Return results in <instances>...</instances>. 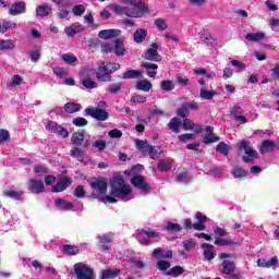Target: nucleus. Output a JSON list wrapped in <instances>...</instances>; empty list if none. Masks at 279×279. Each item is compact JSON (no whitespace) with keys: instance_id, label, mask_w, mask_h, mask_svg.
Returning <instances> with one entry per match:
<instances>
[{"instance_id":"nucleus-1","label":"nucleus","mask_w":279,"mask_h":279,"mask_svg":"<svg viewBox=\"0 0 279 279\" xmlns=\"http://www.w3.org/2000/svg\"><path fill=\"white\" fill-rule=\"evenodd\" d=\"M111 192L110 195L100 197L102 204H117V198L128 199L132 195V186L125 184V180L121 177H116L110 181Z\"/></svg>"},{"instance_id":"nucleus-2","label":"nucleus","mask_w":279,"mask_h":279,"mask_svg":"<svg viewBox=\"0 0 279 279\" xmlns=\"http://www.w3.org/2000/svg\"><path fill=\"white\" fill-rule=\"evenodd\" d=\"M119 69H121V64L119 63H100L96 72L97 80H99V82H110L112 80L110 73L119 71Z\"/></svg>"},{"instance_id":"nucleus-3","label":"nucleus","mask_w":279,"mask_h":279,"mask_svg":"<svg viewBox=\"0 0 279 279\" xmlns=\"http://www.w3.org/2000/svg\"><path fill=\"white\" fill-rule=\"evenodd\" d=\"M240 149H244L245 156L242 157L243 162H254L258 158V151H256L252 144L247 141H242L240 143Z\"/></svg>"},{"instance_id":"nucleus-4","label":"nucleus","mask_w":279,"mask_h":279,"mask_svg":"<svg viewBox=\"0 0 279 279\" xmlns=\"http://www.w3.org/2000/svg\"><path fill=\"white\" fill-rule=\"evenodd\" d=\"M74 271L76 275V279H94L95 274L92 268L88 267L85 263H77L74 265Z\"/></svg>"},{"instance_id":"nucleus-5","label":"nucleus","mask_w":279,"mask_h":279,"mask_svg":"<svg viewBox=\"0 0 279 279\" xmlns=\"http://www.w3.org/2000/svg\"><path fill=\"white\" fill-rule=\"evenodd\" d=\"M85 112L88 117L96 119V121H108V118L110 117L108 111L97 107H87Z\"/></svg>"},{"instance_id":"nucleus-6","label":"nucleus","mask_w":279,"mask_h":279,"mask_svg":"<svg viewBox=\"0 0 279 279\" xmlns=\"http://www.w3.org/2000/svg\"><path fill=\"white\" fill-rule=\"evenodd\" d=\"M158 44L153 43L150 47L145 52V60H149L150 62H160L162 60V57L158 53Z\"/></svg>"},{"instance_id":"nucleus-7","label":"nucleus","mask_w":279,"mask_h":279,"mask_svg":"<svg viewBox=\"0 0 279 279\" xmlns=\"http://www.w3.org/2000/svg\"><path fill=\"white\" fill-rule=\"evenodd\" d=\"M89 47H100L102 53H112L114 49V41H101L99 39H92L89 40Z\"/></svg>"},{"instance_id":"nucleus-8","label":"nucleus","mask_w":279,"mask_h":279,"mask_svg":"<svg viewBox=\"0 0 279 279\" xmlns=\"http://www.w3.org/2000/svg\"><path fill=\"white\" fill-rule=\"evenodd\" d=\"M131 184H133L135 189H138L141 193H149V191H151L149 184L145 182V178L141 175L133 177L131 179Z\"/></svg>"},{"instance_id":"nucleus-9","label":"nucleus","mask_w":279,"mask_h":279,"mask_svg":"<svg viewBox=\"0 0 279 279\" xmlns=\"http://www.w3.org/2000/svg\"><path fill=\"white\" fill-rule=\"evenodd\" d=\"M148 9L145 8H137V7H125L123 8L122 12L125 14V16H129L130 19H141L145 12H147Z\"/></svg>"},{"instance_id":"nucleus-10","label":"nucleus","mask_w":279,"mask_h":279,"mask_svg":"<svg viewBox=\"0 0 279 279\" xmlns=\"http://www.w3.org/2000/svg\"><path fill=\"white\" fill-rule=\"evenodd\" d=\"M47 130H49L53 134H57V136H61V138H68L69 137V130H66L65 128L60 126L56 122H48Z\"/></svg>"},{"instance_id":"nucleus-11","label":"nucleus","mask_w":279,"mask_h":279,"mask_svg":"<svg viewBox=\"0 0 279 279\" xmlns=\"http://www.w3.org/2000/svg\"><path fill=\"white\" fill-rule=\"evenodd\" d=\"M90 184L96 195H106V191H108V183L104 179L95 180Z\"/></svg>"},{"instance_id":"nucleus-12","label":"nucleus","mask_w":279,"mask_h":279,"mask_svg":"<svg viewBox=\"0 0 279 279\" xmlns=\"http://www.w3.org/2000/svg\"><path fill=\"white\" fill-rule=\"evenodd\" d=\"M27 10V5L25 2H14L11 4V8L9 9V14L11 16H19L20 14H25V11Z\"/></svg>"},{"instance_id":"nucleus-13","label":"nucleus","mask_w":279,"mask_h":279,"mask_svg":"<svg viewBox=\"0 0 279 279\" xmlns=\"http://www.w3.org/2000/svg\"><path fill=\"white\" fill-rule=\"evenodd\" d=\"M201 248L203 250L205 260H213L217 256V251H215V246L213 244L203 243Z\"/></svg>"},{"instance_id":"nucleus-14","label":"nucleus","mask_w":279,"mask_h":279,"mask_svg":"<svg viewBox=\"0 0 279 279\" xmlns=\"http://www.w3.org/2000/svg\"><path fill=\"white\" fill-rule=\"evenodd\" d=\"M112 233H106L102 235H98V243H99V247L105 251L108 252L110 251V242L112 241Z\"/></svg>"},{"instance_id":"nucleus-15","label":"nucleus","mask_w":279,"mask_h":279,"mask_svg":"<svg viewBox=\"0 0 279 279\" xmlns=\"http://www.w3.org/2000/svg\"><path fill=\"white\" fill-rule=\"evenodd\" d=\"M28 189L32 191V193H45V183L43 180L31 179Z\"/></svg>"},{"instance_id":"nucleus-16","label":"nucleus","mask_w":279,"mask_h":279,"mask_svg":"<svg viewBox=\"0 0 279 279\" xmlns=\"http://www.w3.org/2000/svg\"><path fill=\"white\" fill-rule=\"evenodd\" d=\"M275 149H276V142H274L271 140L263 141L259 146V153L262 155L271 154V151H274Z\"/></svg>"},{"instance_id":"nucleus-17","label":"nucleus","mask_w":279,"mask_h":279,"mask_svg":"<svg viewBox=\"0 0 279 279\" xmlns=\"http://www.w3.org/2000/svg\"><path fill=\"white\" fill-rule=\"evenodd\" d=\"M235 269H236V264H234V262H232L230 259L222 260V269H221V271L226 276H232V274H234Z\"/></svg>"},{"instance_id":"nucleus-18","label":"nucleus","mask_w":279,"mask_h":279,"mask_svg":"<svg viewBox=\"0 0 279 279\" xmlns=\"http://www.w3.org/2000/svg\"><path fill=\"white\" fill-rule=\"evenodd\" d=\"M153 257L158 260L162 258H173V251H165L160 247H157L153 251Z\"/></svg>"},{"instance_id":"nucleus-19","label":"nucleus","mask_w":279,"mask_h":279,"mask_svg":"<svg viewBox=\"0 0 279 279\" xmlns=\"http://www.w3.org/2000/svg\"><path fill=\"white\" fill-rule=\"evenodd\" d=\"M68 186H71V179L64 178L58 181L57 185L52 187V193H62Z\"/></svg>"},{"instance_id":"nucleus-20","label":"nucleus","mask_w":279,"mask_h":279,"mask_svg":"<svg viewBox=\"0 0 279 279\" xmlns=\"http://www.w3.org/2000/svg\"><path fill=\"white\" fill-rule=\"evenodd\" d=\"M182 245L185 251H181V256H186V252H191V250H195L197 242L193 238L186 239L182 242Z\"/></svg>"},{"instance_id":"nucleus-21","label":"nucleus","mask_w":279,"mask_h":279,"mask_svg":"<svg viewBox=\"0 0 279 279\" xmlns=\"http://www.w3.org/2000/svg\"><path fill=\"white\" fill-rule=\"evenodd\" d=\"M146 154H148V156L153 159L156 160L158 158H160V156H162V148H160V146H148V148L146 149Z\"/></svg>"},{"instance_id":"nucleus-22","label":"nucleus","mask_w":279,"mask_h":279,"mask_svg":"<svg viewBox=\"0 0 279 279\" xmlns=\"http://www.w3.org/2000/svg\"><path fill=\"white\" fill-rule=\"evenodd\" d=\"M70 156L72 158H76L78 162H84V158H86V151L78 147H73L70 151Z\"/></svg>"},{"instance_id":"nucleus-23","label":"nucleus","mask_w":279,"mask_h":279,"mask_svg":"<svg viewBox=\"0 0 279 279\" xmlns=\"http://www.w3.org/2000/svg\"><path fill=\"white\" fill-rule=\"evenodd\" d=\"M54 206L56 208H58L59 210H72L73 208V203L71 202H66L62 198H57L54 201Z\"/></svg>"},{"instance_id":"nucleus-24","label":"nucleus","mask_w":279,"mask_h":279,"mask_svg":"<svg viewBox=\"0 0 279 279\" xmlns=\"http://www.w3.org/2000/svg\"><path fill=\"white\" fill-rule=\"evenodd\" d=\"M169 130L174 132V134H180V128H182V120L179 118H172L168 123Z\"/></svg>"},{"instance_id":"nucleus-25","label":"nucleus","mask_w":279,"mask_h":279,"mask_svg":"<svg viewBox=\"0 0 279 279\" xmlns=\"http://www.w3.org/2000/svg\"><path fill=\"white\" fill-rule=\"evenodd\" d=\"M181 125H182L183 130H185V131L196 130V132H203V130H204V128L202 125L195 126V123L193 121H191L190 119H184Z\"/></svg>"},{"instance_id":"nucleus-26","label":"nucleus","mask_w":279,"mask_h":279,"mask_svg":"<svg viewBox=\"0 0 279 279\" xmlns=\"http://www.w3.org/2000/svg\"><path fill=\"white\" fill-rule=\"evenodd\" d=\"M51 10L52 9L49 5V3H44L37 7L36 14L37 16H41V17L49 16V13L51 12Z\"/></svg>"},{"instance_id":"nucleus-27","label":"nucleus","mask_w":279,"mask_h":279,"mask_svg":"<svg viewBox=\"0 0 279 279\" xmlns=\"http://www.w3.org/2000/svg\"><path fill=\"white\" fill-rule=\"evenodd\" d=\"M121 274L120 269H107V270H101L100 274V279H113L117 278Z\"/></svg>"},{"instance_id":"nucleus-28","label":"nucleus","mask_w":279,"mask_h":279,"mask_svg":"<svg viewBox=\"0 0 279 279\" xmlns=\"http://www.w3.org/2000/svg\"><path fill=\"white\" fill-rule=\"evenodd\" d=\"M83 29L84 27L82 26V24H72L69 27H65L64 32L66 36H75V34H80V32H82Z\"/></svg>"},{"instance_id":"nucleus-29","label":"nucleus","mask_w":279,"mask_h":279,"mask_svg":"<svg viewBox=\"0 0 279 279\" xmlns=\"http://www.w3.org/2000/svg\"><path fill=\"white\" fill-rule=\"evenodd\" d=\"M143 75L140 70H129L122 74V80H138Z\"/></svg>"},{"instance_id":"nucleus-30","label":"nucleus","mask_w":279,"mask_h":279,"mask_svg":"<svg viewBox=\"0 0 279 279\" xmlns=\"http://www.w3.org/2000/svg\"><path fill=\"white\" fill-rule=\"evenodd\" d=\"M143 68L148 71V77H156L158 75V64L156 63H143Z\"/></svg>"},{"instance_id":"nucleus-31","label":"nucleus","mask_w":279,"mask_h":279,"mask_svg":"<svg viewBox=\"0 0 279 279\" xmlns=\"http://www.w3.org/2000/svg\"><path fill=\"white\" fill-rule=\"evenodd\" d=\"M113 53H116V56H124L125 46L122 40L118 39L113 41Z\"/></svg>"},{"instance_id":"nucleus-32","label":"nucleus","mask_w":279,"mask_h":279,"mask_svg":"<svg viewBox=\"0 0 279 279\" xmlns=\"http://www.w3.org/2000/svg\"><path fill=\"white\" fill-rule=\"evenodd\" d=\"M82 110V106L75 102H68L64 105V111L69 114H73L75 112H80Z\"/></svg>"},{"instance_id":"nucleus-33","label":"nucleus","mask_w":279,"mask_h":279,"mask_svg":"<svg viewBox=\"0 0 279 279\" xmlns=\"http://www.w3.org/2000/svg\"><path fill=\"white\" fill-rule=\"evenodd\" d=\"M62 252L68 256H75L80 254V248L77 246L66 244L62 246Z\"/></svg>"},{"instance_id":"nucleus-34","label":"nucleus","mask_w":279,"mask_h":279,"mask_svg":"<svg viewBox=\"0 0 279 279\" xmlns=\"http://www.w3.org/2000/svg\"><path fill=\"white\" fill-rule=\"evenodd\" d=\"M137 90H143L144 93H149L151 90V82L147 80H142L136 84Z\"/></svg>"},{"instance_id":"nucleus-35","label":"nucleus","mask_w":279,"mask_h":279,"mask_svg":"<svg viewBox=\"0 0 279 279\" xmlns=\"http://www.w3.org/2000/svg\"><path fill=\"white\" fill-rule=\"evenodd\" d=\"M137 241L141 245H151V241L147 238V233H145L144 229L137 231Z\"/></svg>"},{"instance_id":"nucleus-36","label":"nucleus","mask_w":279,"mask_h":279,"mask_svg":"<svg viewBox=\"0 0 279 279\" xmlns=\"http://www.w3.org/2000/svg\"><path fill=\"white\" fill-rule=\"evenodd\" d=\"M172 163L169 160H160L157 163L158 171H161L162 173H167V171H171Z\"/></svg>"},{"instance_id":"nucleus-37","label":"nucleus","mask_w":279,"mask_h":279,"mask_svg":"<svg viewBox=\"0 0 279 279\" xmlns=\"http://www.w3.org/2000/svg\"><path fill=\"white\" fill-rule=\"evenodd\" d=\"M165 230L170 234H175V232H180V230H182V226L175 222H168L165 227Z\"/></svg>"},{"instance_id":"nucleus-38","label":"nucleus","mask_w":279,"mask_h":279,"mask_svg":"<svg viewBox=\"0 0 279 279\" xmlns=\"http://www.w3.org/2000/svg\"><path fill=\"white\" fill-rule=\"evenodd\" d=\"M171 267V263L165 260V259H160L157 262V269H159V271H161L165 276H167L168 274V269Z\"/></svg>"},{"instance_id":"nucleus-39","label":"nucleus","mask_w":279,"mask_h":279,"mask_svg":"<svg viewBox=\"0 0 279 279\" xmlns=\"http://www.w3.org/2000/svg\"><path fill=\"white\" fill-rule=\"evenodd\" d=\"M184 274V268L182 266H174L170 268L168 272H166V276H171L172 278H178L179 276H182Z\"/></svg>"},{"instance_id":"nucleus-40","label":"nucleus","mask_w":279,"mask_h":279,"mask_svg":"<svg viewBox=\"0 0 279 279\" xmlns=\"http://www.w3.org/2000/svg\"><path fill=\"white\" fill-rule=\"evenodd\" d=\"M121 88H123V83H112L108 85L107 93H110L111 95H117L121 92Z\"/></svg>"},{"instance_id":"nucleus-41","label":"nucleus","mask_w":279,"mask_h":279,"mask_svg":"<svg viewBox=\"0 0 279 279\" xmlns=\"http://www.w3.org/2000/svg\"><path fill=\"white\" fill-rule=\"evenodd\" d=\"M86 134L85 131H81L78 133H74L72 135V143L73 145H82L84 143V135Z\"/></svg>"},{"instance_id":"nucleus-42","label":"nucleus","mask_w":279,"mask_h":279,"mask_svg":"<svg viewBox=\"0 0 279 279\" xmlns=\"http://www.w3.org/2000/svg\"><path fill=\"white\" fill-rule=\"evenodd\" d=\"M201 99H206L208 101H210V99H213L215 97V95H217V92L215 90H207L206 88H201Z\"/></svg>"},{"instance_id":"nucleus-43","label":"nucleus","mask_w":279,"mask_h":279,"mask_svg":"<svg viewBox=\"0 0 279 279\" xmlns=\"http://www.w3.org/2000/svg\"><path fill=\"white\" fill-rule=\"evenodd\" d=\"M122 32L121 29H102L98 33V36H121Z\"/></svg>"},{"instance_id":"nucleus-44","label":"nucleus","mask_w":279,"mask_h":279,"mask_svg":"<svg viewBox=\"0 0 279 279\" xmlns=\"http://www.w3.org/2000/svg\"><path fill=\"white\" fill-rule=\"evenodd\" d=\"M14 47H16V45L10 39L0 40V51H8L10 49H14Z\"/></svg>"},{"instance_id":"nucleus-45","label":"nucleus","mask_w":279,"mask_h":279,"mask_svg":"<svg viewBox=\"0 0 279 279\" xmlns=\"http://www.w3.org/2000/svg\"><path fill=\"white\" fill-rule=\"evenodd\" d=\"M16 27V24L12 21L0 23V34H5L8 29H14Z\"/></svg>"},{"instance_id":"nucleus-46","label":"nucleus","mask_w":279,"mask_h":279,"mask_svg":"<svg viewBox=\"0 0 279 279\" xmlns=\"http://www.w3.org/2000/svg\"><path fill=\"white\" fill-rule=\"evenodd\" d=\"M191 180H193V178H191V175H189V173H186V172H181L175 178L177 182H180L183 184H189V182H191Z\"/></svg>"},{"instance_id":"nucleus-47","label":"nucleus","mask_w":279,"mask_h":279,"mask_svg":"<svg viewBox=\"0 0 279 279\" xmlns=\"http://www.w3.org/2000/svg\"><path fill=\"white\" fill-rule=\"evenodd\" d=\"M216 151H218V154H222V156H228V154H230V147L228 144L221 142L217 145Z\"/></svg>"},{"instance_id":"nucleus-48","label":"nucleus","mask_w":279,"mask_h":279,"mask_svg":"<svg viewBox=\"0 0 279 279\" xmlns=\"http://www.w3.org/2000/svg\"><path fill=\"white\" fill-rule=\"evenodd\" d=\"M214 245H218V247H225L226 245H234V242L231 240H226V239L216 236Z\"/></svg>"},{"instance_id":"nucleus-49","label":"nucleus","mask_w":279,"mask_h":279,"mask_svg":"<svg viewBox=\"0 0 279 279\" xmlns=\"http://www.w3.org/2000/svg\"><path fill=\"white\" fill-rule=\"evenodd\" d=\"M263 40H265V36H246V40L244 43L250 47L252 43L263 44Z\"/></svg>"},{"instance_id":"nucleus-50","label":"nucleus","mask_w":279,"mask_h":279,"mask_svg":"<svg viewBox=\"0 0 279 279\" xmlns=\"http://www.w3.org/2000/svg\"><path fill=\"white\" fill-rule=\"evenodd\" d=\"M154 25H155V27H157V29H160V32H165V29H167V27H169L167 25V22L161 17L156 19L154 22Z\"/></svg>"},{"instance_id":"nucleus-51","label":"nucleus","mask_w":279,"mask_h":279,"mask_svg":"<svg viewBox=\"0 0 279 279\" xmlns=\"http://www.w3.org/2000/svg\"><path fill=\"white\" fill-rule=\"evenodd\" d=\"M217 141H219V136H216L213 134H206L204 137H203V143L205 145H210V143H217Z\"/></svg>"},{"instance_id":"nucleus-52","label":"nucleus","mask_w":279,"mask_h":279,"mask_svg":"<svg viewBox=\"0 0 279 279\" xmlns=\"http://www.w3.org/2000/svg\"><path fill=\"white\" fill-rule=\"evenodd\" d=\"M160 88L161 90L170 92L173 90V88H175V85L173 84L172 81H161Z\"/></svg>"},{"instance_id":"nucleus-53","label":"nucleus","mask_w":279,"mask_h":279,"mask_svg":"<svg viewBox=\"0 0 279 279\" xmlns=\"http://www.w3.org/2000/svg\"><path fill=\"white\" fill-rule=\"evenodd\" d=\"M72 12L74 16H82V14L86 12V7H84V4H76L73 7Z\"/></svg>"},{"instance_id":"nucleus-54","label":"nucleus","mask_w":279,"mask_h":279,"mask_svg":"<svg viewBox=\"0 0 279 279\" xmlns=\"http://www.w3.org/2000/svg\"><path fill=\"white\" fill-rule=\"evenodd\" d=\"M82 84L88 90H93V88H97V83L90 78H85L82 81Z\"/></svg>"},{"instance_id":"nucleus-55","label":"nucleus","mask_w":279,"mask_h":279,"mask_svg":"<svg viewBox=\"0 0 279 279\" xmlns=\"http://www.w3.org/2000/svg\"><path fill=\"white\" fill-rule=\"evenodd\" d=\"M73 125H76V128H84V125H88V120L85 118L78 117L74 118L72 121Z\"/></svg>"},{"instance_id":"nucleus-56","label":"nucleus","mask_w":279,"mask_h":279,"mask_svg":"<svg viewBox=\"0 0 279 279\" xmlns=\"http://www.w3.org/2000/svg\"><path fill=\"white\" fill-rule=\"evenodd\" d=\"M62 60L66 63V64H75V62H77V57H75L74 54H62Z\"/></svg>"},{"instance_id":"nucleus-57","label":"nucleus","mask_w":279,"mask_h":279,"mask_svg":"<svg viewBox=\"0 0 279 279\" xmlns=\"http://www.w3.org/2000/svg\"><path fill=\"white\" fill-rule=\"evenodd\" d=\"M202 40L207 47H216L217 45V39L213 36H205Z\"/></svg>"},{"instance_id":"nucleus-58","label":"nucleus","mask_w":279,"mask_h":279,"mask_svg":"<svg viewBox=\"0 0 279 279\" xmlns=\"http://www.w3.org/2000/svg\"><path fill=\"white\" fill-rule=\"evenodd\" d=\"M232 175L235 178H247V171H245L243 168H235L232 170Z\"/></svg>"},{"instance_id":"nucleus-59","label":"nucleus","mask_w":279,"mask_h":279,"mask_svg":"<svg viewBox=\"0 0 279 279\" xmlns=\"http://www.w3.org/2000/svg\"><path fill=\"white\" fill-rule=\"evenodd\" d=\"M5 197H10L11 199H21V192H16L14 190H8L4 192Z\"/></svg>"},{"instance_id":"nucleus-60","label":"nucleus","mask_w":279,"mask_h":279,"mask_svg":"<svg viewBox=\"0 0 279 279\" xmlns=\"http://www.w3.org/2000/svg\"><path fill=\"white\" fill-rule=\"evenodd\" d=\"M132 265H133V267H135L136 269H145V267H146L145 262H144L143 258H141V257H137V258L133 259V260H132Z\"/></svg>"},{"instance_id":"nucleus-61","label":"nucleus","mask_w":279,"mask_h":279,"mask_svg":"<svg viewBox=\"0 0 279 279\" xmlns=\"http://www.w3.org/2000/svg\"><path fill=\"white\" fill-rule=\"evenodd\" d=\"M178 117H181L182 119H186L189 117V109L185 104H183L177 111Z\"/></svg>"},{"instance_id":"nucleus-62","label":"nucleus","mask_w":279,"mask_h":279,"mask_svg":"<svg viewBox=\"0 0 279 279\" xmlns=\"http://www.w3.org/2000/svg\"><path fill=\"white\" fill-rule=\"evenodd\" d=\"M74 197H77L78 199H83V197H86V191L84 190V186L78 185L74 191Z\"/></svg>"},{"instance_id":"nucleus-63","label":"nucleus","mask_w":279,"mask_h":279,"mask_svg":"<svg viewBox=\"0 0 279 279\" xmlns=\"http://www.w3.org/2000/svg\"><path fill=\"white\" fill-rule=\"evenodd\" d=\"M135 145L138 149L143 151V154H146L147 148H149V144H147L145 141L136 140Z\"/></svg>"},{"instance_id":"nucleus-64","label":"nucleus","mask_w":279,"mask_h":279,"mask_svg":"<svg viewBox=\"0 0 279 279\" xmlns=\"http://www.w3.org/2000/svg\"><path fill=\"white\" fill-rule=\"evenodd\" d=\"M271 267H279L278 256H274L266 262V269H271Z\"/></svg>"}]
</instances>
